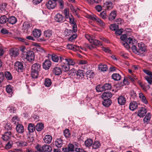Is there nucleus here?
Wrapping results in <instances>:
<instances>
[{
    "instance_id": "f257e3e1",
    "label": "nucleus",
    "mask_w": 152,
    "mask_h": 152,
    "mask_svg": "<svg viewBox=\"0 0 152 152\" xmlns=\"http://www.w3.org/2000/svg\"><path fill=\"white\" fill-rule=\"evenodd\" d=\"M133 51L138 55H141L146 51V46L142 42L138 43L137 46L133 45L132 46Z\"/></svg>"
},
{
    "instance_id": "f03ea898",
    "label": "nucleus",
    "mask_w": 152,
    "mask_h": 152,
    "mask_svg": "<svg viewBox=\"0 0 152 152\" xmlns=\"http://www.w3.org/2000/svg\"><path fill=\"white\" fill-rule=\"evenodd\" d=\"M63 13L66 18L69 19L70 23L73 24L72 27L73 31L74 32H76L77 30V26L74 21L72 15L71 13H69V10H64Z\"/></svg>"
},
{
    "instance_id": "7ed1b4c3",
    "label": "nucleus",
    "mask_w": 152,
    "mask_h": 152,
    "mask_svg": "<svg viewBox=\"0 0 152 152\" xmlns=\"http://www.w3.org/2000/svg\"><path fill=\"white\" fill-rule=\"evenodd\" d=\"M85 37L92 45L94 46L102 45L101 42L95 39L94 37L88 34L85 35Z\"/></svg>"
},
{
    "instance_id": "20e7f679",
    "label": "nucleus",
    "mask_w": 152,
    "mask_h": 152,
    "mask_svg": "<svg viewBox=\"0 0 152 152\" xmlns=\"http://www.w3.org/2000/svg\"><path fill=\"white\" fill-rule=\"evenodd\" d=\"M60 61L64 64L66 63L69 66H73L75 64V62L72 59L67 58L65 57L60 56Z\"/></svg>"
},
{
    "instance_id": "39448f33",
    "label": "nucleus",
    "mask_w": 152,
    "mask_h": 152,
    "mask_svg": "<svg viewBox=\"0 0 152 152\" xmlns=\"http://www.w3.org/2000/svg\"><path fill=\"white\" fill-rule=\"evenodd\" d=\"M143 71L147 75L145 76V79L151 85L152 84V72L146 69L144 70Z\"/></svg>"
},
{
    "instance_id": "423d86ee",
    "label": "nucleus",
    "mask_w": 152,
    "mask_h": 152,
    "mask_svg": "<svg viewBox=\"0 0 152 152\" xmlns=\"http://www.w3.org/2000/svg\"><path fill=\"white\" fill-rule=\"evenodd\" d=\"M26 58L27 60L29 62H32L34 60L35 55L33 51H28L26 53Z\"/></svg>"
},
{
    "instance_id": "0eeeda50",
    "label": "nucleus",
    "mask_w": 152,
    "mask_h": 152,
    "mask_svg": "<svg viewBox=\"0 0 152 152\" xmlns=\"http://www.w3.org/2000/svg\"><path fill=\"white\" fill-rule=\"evenodd\" d=\"M15 68L18 72H22L23 69V64L19 61H17L15 63Z\"/></svg>"
},
{
    "instance_id": "6e6552de",
    "label": "nucleus",
    "mask_w": 152,
    "mask_h": 152,
    "mask_svg": "<svg viewBox=\"0 0 152 152\" xmlns=\"http://www.w3.org/2000/svg\"><path fill=\"white\" fill-rule=\"evenodd\" d=\"M56 2L53 0H50L46 4V5L48 9H53L56 6Z\"/></svg>"
},
{
    "instance_id": "1a4fd4ad",
    "label": "nucleus",
    "mask_w": 152,
    "mask_h": 152,
    "mask_svg": "<svg viewBox=\"0 0 152 152\" xmlns=\"http://www.w3.org/2000/svg\"><path fill=\"white\" fill-rule=\"evenodd\" d=\"M114 6V4L112 2L110 1H107L104 2L103 5L104 7L107 10L112 9Z\"/></svg>"
},
{
    "instance_id": "9d476101",
    "label": "nucleus",
    "mask_w": 152,
    "mask_h": 152,
    "mask_svg": "<svg viewBox=\"0 0 152 152\" xmlns=\"http://www.w3.org/2000/svg\"><path fill=\"white\" fill-rule=\"evenodd\" d=\"M138 105V104L136 102L132 101L130 103L129 109L132 111H134L137 108Z\"/></svg>"
},
{
    "instance_id": "9b49d317",
    "label": "nucleus",
    "mask_w": 152,
    "mask_h": 152,
    "mask_svg": "<svg viewBox=\"0 0 152 152\" xmlns=\"http://www.w3.org/2000/svg\"><path fill=\"white\" fill-rule=\"evenodd\" d=\"M113 96L112 94L110 91H106L102 95L103 99H110Z\"/></svg>"
},
{
    "instance_id": "f8f14e48",
    "label": "nucleus",
    "mask_w": 152,
    "mask_h": 152,
    "mask_svg": "<svg viewBox=\"0 0 152 152\" xmlns=\"http://www.w3.org/2000/svg\"><path fill=\"white\" fill-rule=\"evenodd\" d=\"M146 109L144 107H141L138 111V115L140 117H143L147 113Z\"/></svg>"
},
{
    "instance_id": "ddd939ff",
    "label": "nucleus",
    "mask_w": 152,
    "mask_h": 152,
    "mask_svg": "<svg viewBox=\"0 0 152 152\" xmlns=\"http://www.w3.org/2000/svg\"><path fill=\"white\" fill-rule=\"evenodd\" d=\"M12 135L11 132L10 131H7L3 134L2 138L4 141H7L11 137Z\"/></svg>"
},
{
    "instance_id": "4468645a",
    "label": "nucleus",
    "mask_w": 152,
    "mask_h": 152,
    "mask_svg": "<svg viewBox=\"0 0 152 152\" xmlns=\"http://www.w3.org/2000/svg\"><path fill=\"white\" fill-rule=\"evenodd\" d=\"M53 72L55 75H59L61 74L62 71L60 67L55 66L53 69Z\"/></svg>"
},
{
    "instance_id": "2eb2a0df",
    "label": "nucleus",
    "mask_w": 152,
    "mask_h": 152,
    "mask_svg": "<svg viewBox=\"0 0 152 152\" xmlns=\"http://www.w3.org/2000/svg\"><path fill=\"white\" fill-rule=\"evenodd\" d=\"M118 104L121 105H124L126 102V99L125 96H121L118 99Z\"/></svg>"
},
{
    "instance_id": "dca6fc26",
    "label": "nucleus",
    "mask_w": 152,
    "mask_h": 152,
    "mask_svg": "<svg viewBox=\"0 0 152 152\" xmlns=\"http://www.w3.org/2000/svg\"><path fill=\"white\" fill-rule=\"evenodd\" d=\"M64 18L62 16V15L59 14H57L55 16V20L58 22H62L64 21Z\"/></svg>"
},
{
    "instance_id": "f3484780",
    "label": "nucleus",
    "mask_w": 152,
    "mask_h": 152,
    "mask_svg": "<svg viewBox=\"0 0 152 152\" xmlns=\"http://www.w3.org/2000/svg\"><path fill=\"white\" fill-rule=\"evenodd\" d=\"M51 66V62L49 60L45 61L43 64V66L45 69H48Z\"/></svg>"
},
{
    "instance_id": "a211bd4d",
    "label": "nucleus",
    "mask_w": 152,
    "mask_h": 152,
    "mask_svg": "<svg viewBox=\"0 0 152 152\" xmlns=\"http://www.w3.org/2000/svg\"><path fill=\"white\" fill-rule=\"evenodd\" d=\"M16 129L17 132L19 133H22L24 131L23 126L20 124H18L17 125Z\"/></svg>"
},
{
    "instance_id": "6ab92c4d",
    "label": "nucleus",
    "mask_w": 152,
    "mask_h": 152,
    "mask_svg": "<svg viewBox=\"0 0 152 152\" xmlns=\"http://www.w3.org/2000/svg\"><path fill=\"white\" fill-rule=\"evenodd\" d=\"M10 55L11 56L15 57L17 56L18 54V50L17 49H12L10 50Z\"/></svg>"
},
{
    "instance_id": "aec40b11",
    "label": "nucleus",
    "mask_w": 152,
    "mask_h": 152,
    "mask_svg": "<svg viewBox=\"0 0 152 152\" xmlns=\"http://www.w3.org/2000/svg\"><path fill=\"white\" fill-rule=\"evenodd\" d=\"M32 34L35 37H39L41 34V31L40 30L34 29L33 31Z\"/></svg>"
},
{
    "instance_id": "412c9836",
    "label": "nucleus",
    "mask_w": 152,
    "mask_h": 152,
    "mask_svg": "<svg viewBox=\"0 0 152 152\" xmlns=\"http://www.w3.org/2000/svg\"><path fill=\"white\" fill-rule=\"evenodd\" d=\"M85 72L84 71L79 69L77 71L76 75L79 79H81L85 76Z\"/></svg>"
},
{
    "instance_id": "4be33fe9",
    "label": "nucleus",
    "mask_w": 152,
    "mask_h": 152,
    "mask_svg": "<svg viewBox=\"0 0 152 152\" xmlns=\"http://www.w3.org/2000/svg\"><path fill=\"white\" fill-rule=\"evenodd\" d=\"M66 47L67 48L73 51H76L79 50V47L77 45H74L72 44H68Z\"/></svg>"
},
{
    "instance_id": "5701e85b",
    "label": "nucleus",
    "mask_w": 152,
    "mask_h": 152,
    "mask_svg": "<svg viewBox=\"0 0 152 152\" xmlns=\"http://www.w3.org/2000/svg\"><path fill=\"white\" fill-rule=\"evenodd\" d=\"M139 97L142 101L145 104H147L148 102L144 94L142 93H140L139 94Z\"/></svg>"
},
{
    "instance_id": "b1692460",
    "label": "nucleus",
    "mask_w": 152,
    "mask_h": 152,
    "mask_svg": "<svg viewBox=\"0 0 152 152\" xmlns=\"http://www.w3.org/2000/svg\"><path fill=\"white\" fill-rule=\"evenodd\" d=\"M40 64L38 63H36L33 64L31 66V70L33 71H39L40 70Z\"/></svg>"
},
{
    "instance_id": "393cba45",
    "label": "nucleus",
    "mask_w": 152,
    "mask_h": 152,
    "mask_svg": "<svg viewBox=\"0 0 152 152\" xmlns=\"http://www.w3.org/2000/svg\"><path fill=\"white\" fill-rule=\"evenodd\" d=\"M151 118V113H148L143 119V121L144 123L146 124H148L150 121Z\"/></svg>"
},
{
    "instance_id": "a878e982",
    "label": "nucleus",
    "mask_w": 152,
    "mask_h": 152,
    "mask_svg": "<svg viewBox=\"0 0 152 152\" xmlns=\"http://www.w3.org/2000/svg\"><path fill=\"white\" fill-rule=\"evenodd\" d=\"M43 152H50L52 151L51 147L48 145H43Z\"/></svg>"
},
{
    "instance_id": "bb28decb",
    "label": "nucleus",
    "mask_w": 152,
    "mask_h": 152,
    "mask_svg": "<svg viewBox=\"0 0 152 152\" xmlns=\"http://www.w3.org/2000/svg\"><path fill=\"white\" fill-rule=\"evenodd\" d=\"M8 21L10 23L13 25L16 23L17 20L15 17L12 16L8 18Z\"/></svg>"
},
{
    "instance_id": "cd10ccee",
    "label": "nucleus",
    "mask_w": 152,
    "mask_h": 152,
    "mask_svg": "<svg viewBox=\"0 0 152 152\" xmlns=\"http://www.w3.org/2000/svg\"><path fill=\"white\" fill-rule=\"evenodd\" d=\"M116 12L115 10H113L112 11L109 16V19L110 20H113L116 16Z\"/></svg>"
},
{
    "instance_id": "c85d7f7f",
    "label": "nucleus",
    "mask_w": 152,
    "mask_h": 152,
    "mask_svg": "<svg viewBox=\"0 0 152 152\" xmlns=\"http://www.w3.org/2000/svg\"><path fill=\"white\" fill-rule=\"evenodd\" d=\"M63 144V140L61 138L56 139L55 142V145L58 148L61 147Z\"/></svg>"
},
{
    "instance_id": "c756f323",
    "label": "nucleus",
    "mask_w": 152,
    "mask_h": 152,
    "mask_svg": "<svg viewBox=\"0 0 152 152\" xmlns=\"http://www.w3.org/2000/svg\"><path fill=\"white\" fill-rule=\"evenodd\" d=\"M53 32L50 30L45 31L44 33V36L47 38H50L52 35Z\"/></svg>"
},
{
    "instance_id": "7c9ffc66",
    "label": "nucleus",
    "mask_w": 152,
    "mask_h": 152,
    "mask_svg": "<svg viewBox=\"0 0 152 152\" xmlns=\"http://www.w3.org/2000/svg\"><path fill=\"white\" fill-rule=\"evenodd\" d=\"M45 143H49L52 141V137L49 135H46L43 139Z\"/></svg>"
},
{
    "instance_id": "2f4dec72",
    "label": "nucleus",
    "mask_w": 152,
    "mask_h": 152,
    "mask_svg": "<svg viewBox=\"0 0 152 152\" xmlns=\"http://www.w3.org/2000/svg\"><path fill=\"white\" fill-rule=\"evenodd\" d=\"M104 101L102 102V104L104 106L106 107H108L111 104L112 102L110 99H103Z\"/></svg>"
},
{
    "instance_id": "473e14b6",
    "label": "nucleus",
    "mask_w": 152,
    "mask_h": 152,
    "mask_svg": "<svg viewBox=\"0 0 152 152\" xmlns=\"http://www.w3.org/2000/svg\"><path fill=\"white\" fill-rule=\"evenodd\" d=\"M61 63V66L63 70L65 72L68 71L70 69L69 66L67 64H66V63H65L64 64L62 63Z\"/></svg>"
},
{
    "instance_id": "72a5a7b5",
    "label": "nucleus",
    "mask_w": 152,
    "mask_h": 152,
    "mask_svg": "<svg viewBox=\"0 0 152 152\" xmlns=\"http://www.w3.org/2000/svg\"><path fill=\"white\" fill-rule=\"evenodd\" d=\"M126 41L128 42L130 45H133L136 42L135 40L132 37H129L126 39Z\"/></svg>"
},
{
    "instance_id": "f704fd0d",
    "label": "nucleus",
    "mask_w": 152,
    "mask_h": 152,
    "mask_svg": "<svg viewBox=\"0 0 152 152\" xmlns=\"http://www.w3.org/2000/svg\"><path fill=\"white\" fill-rule=\"evenodd\" d=\"M86 75L87 77L92 78L94 75V72L91 70H88L86 72Z\"/></svg>"
},
{
    "instance_id": "c9c22d12",
    "label": "nucleus",
    "mask_w": 152,
    "mask_h": 152,
    "mask_svg": "<svg viewBox=\"0 0 152 152\" xmlns=\"http://www.w3.org/2000/svg\"><path fill=\"white\" fill-rule=\"evenodd\" d=\"M35 128L37 131H41L43 129V124L42 123H39L37 124Z\"/></svg>"
},
{
    "instance_id": "e433bc0d",
    "label": "nucleus",
    "mask_w": 152,
    "mask_h": 152,
    "mask_svg": "<svg viewBox=\"0 0 152 152\" xmlns=\"http://www.w3.org/2000/svg\"><path fill=\"white\" fill-rule=\"evenodd\" d=\"M31 26L30 25L29 23L27 22L24 23L23 25L22 29L25 31H27L29 30Z\"/></svg>"
},
{
    "instance_id": "4c0bfd02",
    "label": "nucleus",
    "mask_w": 152,
    "mask_h": 152,
    "mask_svg": "<svg viewBox=\"0 0 152 152\" xmlns=\"http://www.w3.org/2000/svg\"><path fill=\"white\" fill-rule=\"evenodd\" d=\"M8 21V18L5 15H3L0 18V23L4 24Z\"/></svg>"
},
{
    "instance_id": "58836bf2",
    "label": "nucleus",
    "mask_w": 152,
    "mask_h": 152,
    "mask_svg": "<svg viewBox=\"0 0 152 152\" xmlns=\"http://www.w3.org/2000/svg\"><path fill=\"white\" fill-rule=\"evenodd\" d=\"M98 69L102 71H106L107 70V67L106 65L100 64L99 66Z\"/></svg>"
},
{
    "instance_id": "ea45409f",
    "label": "nucleus",
    "mask_w": 152,
    "mask_h": 152,
    "mask_svg": "<svg viewBox=\"0 0 152 152\" xmlns=\"http://www.w3.org/2000/svg\"><path fill=\"white\" fill-rule=\"evenodd\" d=\"M16 145L18 146H24L27 145V143L25 142L21 141H18L15 142Z\"/></svg>"
},
{
    "instance_id": "a19ab883",
    "label": "nucleus",
    "mask_w": 152,
    "mask_h": 152,
    "mask_svg": "<svg viewBox=\"0 0 152 152\" xmlns=\"http://www.w3.org/2000/svg\"><path fill=\"white\" fill-rule=\"evenodd\" d=\"M6 89L7 93L11 95L13 93V89L11 86L10 85L7 86Z\"/></svg>"
},
{
    "instance_id": "79ce46f5",
    "label": "nucleus",
    "mask_w": 152,
    "mask_h": 152,
    "mask_svg": "<svg viewBox=\"0 0 152 152\" xmlns=\"http://www.w3.org/2000/svg\"><path fill=\"white\" fill-rule=\"evenodd\" d=\"M112 78L113 79L115 80H119L121 78V75L115 73L113 74L112 76Z\"/></svg>"
},
{
    "instance_id": "37998d69",
    "label": "nucleus",
    "mask_w": 152,
    "mask_h": 152,
    "mask_svg": "<svg viewBox=\"0 0 152 152\" xmlns=\"http://www.w3.org/2000/svg\"><path fill=\"white\" fill-rule=\"evenodd\" d=\"M94 20L96 21L98 23V24L101 26L104 27L105 26V23L102 21V20L99 19L96 16L94 19Z\"/></svg>"
},
{
    "instance_id": "c03bdc74",
    "label": "nucleus",
    "mask_w": 152,
    "mask_h": 152,
    "mask_svg": "<svg viewBox=\"0 0 152 152\" xmlns=\"http://www.w3.org/2000/svg\"><path fill=\"white\" fill-rule=\"evenodd\" d=\"M35 129L34 125L32 124H29L28 126V130L30 132H33Z\"/></svg>"
},
{
    "instance_id": "a18cd8bd",
    "label": "nucleus",
    "mask_w": 152,
    "mask_h": 152,
    "mask_svg": "<svg viewBox=\"0 0 152 152\" xmlns=\"http://www.w3.org/2000/svg\"><path fill=\"white\" fill-rule=\"evenodd\" d=\"M52 83L51 80L49 78H46L44 82V85L47 87H48L50 86Z\"/></svg>"
},
{
    "instance_id": "49530a36",
    "label": "nucleus",
    "mask_w": 152,
    "mask_h": 152,
    "mask_svg": "<svg viewBox=\"0 0 152 152\" xmlns=\"http://www.w3.org/2000/svg\"><path fill=\"white\" fill-rule=\"evenodd\" d=\"M73 34V31L69 29L65 30L64 31V35L65 36H68L70 35H72Z\"/></svg>"
},
{
    "instance_id": "de8ad7c7",
    "label": "nucleus",
    "mask_w": 152,
    "mask_h": 152,
    "mask_svg": "<svg viewBox=\"0 0 152 152\" xmlns=\"http://www.w3.org/2000/svg\"><path fill=\"white\" fill-rule=\"evenodd\" d=\"M38 72L37 71L31 70V75L33 78H37L38 75Z\"/></svg>"
},
{
    "instance_id": "09e8293b",
    "label": "nucleus",
    "mask_w": 152,
    "mask_h": 152,
    "mask_svg": "<svg viewBox=\"0 0 152 152\" xmlns=\"http://www.w3.org/2000/svg\"><path fill=\"white\" fill-rule=\"evenodd\" d=\"M85 144L87 147L91 146L93 144V141L91 139H88L85 141Z\"/></svg>"
},
{
    "instance_id": "8fccbe9b",
    "label": "nucleus",
    "mask_w": 152,
    "mask_h": 152,
    "mask_svg": "<svg viewBox=\"0 0 152 152\" xmlns=\"http://www.w3.org/2000/svg\"><path fill=\"white\" fill-rule=\"evenodd\" d=\"M100 146V144L99 142L96 141L94 142V143L92 144V148L94 149L98 148Z\"/></svg>"
},
{
    "instance_id": "3c124183",
    "label": "nucleus",
    "mask_w": 152,
    "mask_h": 152,
    "mask_svg": "<svg viewBox=\"0 0 152 152\" xmlns=\"http://www.w3.org/2000/svg\"><path fill=\"white\" fill-rule=\"evenodd\" d=\"M51 58L54 62H58L59 60V57L55 54H52Z\"/></svg>"
},
{
    "instance_id": "603ef678",
    "label": "nucleus",
    "mask_w": 152,
    "mask_h": 152,
    "mask_svg": "<svg viewBox=\"0 0 152 152\" xmlns=\"http://www.w3.org/2000/svg\"><path fill=\"white\" fill-rule=\"evenodd\" d=\"M76 72V70L73 68L69 71L68 74L71 76H73L75 75Z\"/></svg>"
},
{
    "instance_id": "864d4df0",
    "label": "nucleus",
    "mask_w": 152,
    "mask_h": 152,
    "mask_svg": "<svg viewBox=\"0 0 152 152\" xmlns=\"http://www.w3.org/2000/svg\"><path fill=\"white\" fill-rule=\"evenodd\" d=\"M19 120V118L16 116L13 117L12 119V121L14 124H16L18 123Z\"/></svg>"
},
{
    "instance_id": "5fc2aeb1",
    "label": "nucleus",
    "mask_w": 152,
    "mask_h": 152,
    "mask_svg": "<svg viewBox=\"0 0 152 152\" xmlns=\"http://www.w3.org/2000/svg\"><path fill=\"white\" fill-rule=\"evenodd\" d=\"M103 86L104 91L110 90L112 88L111 85L110 83H106Z\"/></svg>"
},
{
    "instance_id": "6e6d98bb",
    "label": "nucleus",
    "mask_w": 152,
    "mask_h": 152,
    "mask_svg": "<svg viewBox=\"0 0 152 152\" xmlns=\"http://www.w3.org/2000/svg\"><path fill=\"white\" fill-rule=\"evenodd\" d=\"M96 89L97 92H102L104 91L103 86L101 85H98L96 86Z\"/></svg>"
},
{
    "instance_id": "4d7b16f0",
    "label": "nucleus",
    "mask_w": 152,
    "mask_h": 152,
    "mask_svg": "<svg viewBox=\"0 0 152 152\" xmlns=\"http://www.w3.org/2000/svg\"><path fill=\"white\" fill-rule=\"evenodd\" d=\"M99 15L103 19H106L107 17L105 10L100 12Z\"/></svg>"
},
{
    "instance_id": "13d9d810",
    "label": "nucleus",
    "mask_w": 152,
    "mask_h": 152,
    "mask_svg": "<svg viewBox=\"0 0 152 152\" xmlns=\"http://www.w3.org/2000/svg\"><path fill=\"white\" fill-rule=\"evenodd\" d=\"M110 28L111 30L113 31H115L118 28V25L113 24H112L110 26Z\"/></svg>"
},
{
    "instance_id": "bf43d9fd",
    "label": "nucleus",
    "mask_w": 152,
    "mask_h": 152,
    "mask_svg": "<svg viewBox=\"0 0 152 152\" xmlns=\"http://www.w3.org/2000/svg\"><path fill=\"white\" fill-rule=\"evenodd\" d=\"M5 77L8 80H11L12 77L10 73L9 72H6L5 73Z\"/></svg>"
},
{
    "instance_id": "052dcab7",
    "label": "nucleus",
    "mask_w": 152,
    "mask_h": 152,
    "mask_svg": "<svg viewBox=\"0 0 152 152\" xmlns=\"http://www.w3.org/2000/svg\"><path fill=\"white\" fill-rule=\"evenodd\" d=\"M5 129L8 131H10L12 129V125L10 123H7L5 126Z\"/></svg>"
},
{
    "instance_id": "680f3d73",
    "label": "nucleus",
    "mask_w": 152,
    "mask_h": 152,
    "mask_svg": "<svg viewBox=\"0 0 152 152\" xmlns=\"http://www.w3.org/2000/svg\"><path fill=\"white\" fill-rule=\"evenodd\" d=\"M64 136L66 137H69L70 135V134L68 129H66L64 132Z\"/></svg>"
},
{
    "instance_id": "e2e57ef3",
    "label": "nucleus",
    "mask_w": 152,
    "mask_h": 152,
    "mask_svg": "<svg viewBox=\"0 0 152 152\" xmlns=\"http://www.w3.org/2000/svg\"><path fill=\"white\" fill-rule=\"evenodd\" d=\"M36 150L40 152H43V146H41V145H37L35 147Z\"/></svg>"
},
{
    "instance_id": "0e129e2a",
    "label": "nucleus",
    "mask_w": 152,
    "mask_h": 152,
    "mask_svg": "<svg viewBox=\"0 0 152 152\" xmlns=\"http://www.w3.org/2000/svg\"><path fill=\"white\" fill-rule=\"evenodd\" d=\"M96 17V16L94 14H92V15L87 14L86 15V17L87 18L91 19L94 20V19Z\"/></svg>"
},
{
    "instance_id": "69168bd1",
    "label": "nucleus",
    "mask_w": 152,
    "mask_h": 152,
    "mask_svg": "<svg viewBox=\"0 0 152 152\" xmlns=\"http://www.w3.org/2000/svg\"><path fill=\"white\" fill-rule=\"evenodd\" d=\"M7 110L10 113L15 112V110L14 107H9L7 108Z\"/></svg>"
},
{
    "instance_id": "338daca9",
    "label": "nucleus",
    "mask_w": 152,
    "mask_h": 152,
    "mask_svg": "<svg viewBox=\"0 0 152 152\" xmlns=\"http://www.w3.org/2000/svg\"><path fill=\"white\" fill-rule=\"evenodd\" d=\"M7 5V3H4L0 4V10H5L6 8Z\"/></svg>"
},
{
    "instance_id": "774afa93",
    "label": "nucleus",
    "mask_w": 152,
    "mask_h": 152,
    "mask_svg": "<svg viewBox=\"0 0 152 152\" xmlns=\"http://www.w3.org/2000/svg\"><path fill=\"white\" fill-rule=\"evenodd\" d=\"M10 152H23L22 150L20 148H15L12 151H10Z\"/></svg>"
}]
</instances>
